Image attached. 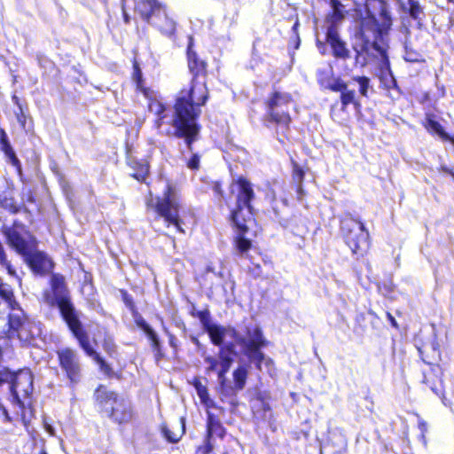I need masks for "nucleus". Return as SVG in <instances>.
I'll return each instance as SVG.
<instances>
[{"mask_svg": "<svg viewBox=\"0 0 454 454\" xmlns=\"http://www.w3.org/2000/svg\"><path fill=\"white\" fill-rule=\"evenodd\" d=\"M296 185V192L298 200H301L302 196L304 195V190L302 188V184H295Z\"/></svg>", "mask_w": 454, "mask_h": 454, "instance_id": "53", "label": "nucleus"}, {"mask_svg": "<svg viewBox=\"0 0 454 454\" xmlns=\"http://www.w3.org/2000/svg\"><path fill=\"white\" fill-rule=\"evenodd\" d=\"M402 11L420 28L423 26L426 18L425 7L420 4L419 0H407L401 4Z\"/></svg>", "mask_w": 454, "mask_h": 454, "instance_id": "22", "label": "nucleus"}, {"mask_svg": "<svg viewBox=\"0 0 454 454\" xmlns=\"http://www.w3.org/2000/svg\"><path fill=\"white\" fill-rule=\"evenodd\" d=\"M421 360L430 365L439 368V363L442 359L441 349L438 341L434 339L425 341L418 348Z\"/></svg>", "mask_w": 454, "mask_h": 454, "instance_id": "18", "label": "nucleus"}, {"mask_svg": "<svg viewBox=\"0 0 454 454\" xmlns=\"http://www.w3.org/2000/svg\"><path fill=\"white\" fill-rule=\"evenodd\" d=\"M168 344L173 348L174 352H177L178 340L173 333H168Z\"/></svg>", "mask_w": 454, "mask_h": 454, "instance_id": "47", "label": "nucleus"}, {"mask_svg": "<svg viewBox=\"0 0 454 454\" xmlns=\"http://www.w3.org/2000/svg\"><path fill=\"white\" fill-rule=\"evenodd\" d=\"M248 369L247 364H239L232 372L233 386H231L227 381L229 388L227 390H222L219 386V391L222 394L229 395L231 392L242 390L247 380Z\"/></svg>", "mask_w": 454, "mask_h": 454, "instance_id": "24", "label": "nucleus"}, {"mask_svg": "<svg viewBox=\"0 0 454 454\" xmlns=\"http://www.w3.org/2000/svg\"><path fill=\"white\" fill-rule=\"evenodd\" d=\"M135 12L163 35L176 38V22L169 16L165 4L158 0H139L135 5Z\"/></svg>", "mask_w": 454, "mask_h": 454, "instance_id": "9", "label": "nucleus"}, {"mask_svg": "<svg viewBox=\"0 0 454 454\" xmlns=\"http://www.w3.org/2000/svg\"><path fill=\"white\" fill-rule=\"evenodd\" d=\"M93 400L98 413L118 426L130 423L135 416L133 407L120 394L99 384L93 393Z\"/></svg>", "mask_w": 454, "mask_h": 454, "instance_id": "7", "label": "nucleus"}, {"mask_svg": "<svg viewBox=\"0 0 454 454\" xmlns=\"http://www.w3.org/2000/svg\"><path fill=\"white\" fill-rule=\"evenodd\" d=\"M190 315L192 317L199 318L203 329L206 330L212 325L211 323V316L208 309H205L203 310H196L194 308L190 311Z\"/></svg>", "mask_w": 454, "mask_h": 454, "instance_id": "32", "label": "nucleus"}, {"mask_svg": "<svg viewBox=\"0 0 454 454\" xmlns=\"http://www.w3.org/2000/svg\"><path fill=\"white\" fill-rule=\"evenodd\" d=\"M137 326L139 327L147 336L151 343L159 340V337L155 331L146 323L143 317H139L135 322Z\"/></svg>", "mask_w": 454, "mask_h": 454, "instance_id": "33", "label": "nucleus"}, {"mask_svg": "<svg viewBox=\"0 0 454 454\" xmlns=\"http://www.w3.org/2000/svg\"><path fill=\"white\" fill-rule=\"evenodd\" d=\"M421 125L430 135H436L442 141L454 144V136H450L445 131L443 126L436 120V115L434 113H426Z\"/></svg>", "mask_w": 454, "mask_h": 454, "instance_id": "19", "label": "nucleus"}, {"mask_svg": "<svg viewBox=\"0 0 454 454\" xmlns=\"http://www.w3.org/2000/svg\"><path fill=\"white\" fill-rule=\"evenodd\" d=\"M7 325L6 338L9 340H19L22 347L33 345L41 333L38 325L23 313L10 314Z\"/></svg>", "mask_w": 454, "mask_h": 454, "instance_id": "12", "label": "nucleus"}, {"mask_svg": "<svg viewBox=\"0 0 454 454\" xmlns=\"http://www.w3.org/2000/svg\"><path fill=\"white\" fill-rule=\"evenodd\" d=\"M256 268L260 270V269H261V266H260L259 264H257V265H256Z\"/></svg>", "mask_w": 454, "mask_h": 454, "instance_id": "62", "label": "nucleus"}, {"mask_svg": "<svg viewBox=\"0 0 454 454\" xmlns=\"http://www.w3.org/2000/svg\"><path fill=\"white\" fill-rule=\"evenodd\" d=\"M151 348L153 352L154 359L156 362H160L165 357V354L163 352L162 345L160 340L151 343Z\"/></svg>", "mask_w": 454, "mask_h": 454, "instance_id": "43", "label": "nucleus"}, {"mask_svg": "<svg viewBox=\"0 0 454 454\" xmlns=\"http://www.w3.org/2000/svg\"><path fill=\"white\" fill-rule=\"evenodd\" d=\"M120 294H121V300L122 301L124 302L125 306L129 309V311L131 312L134 319H135V322H137V319L139 318V317H143L139 312H138V309L135 304V301H134V299L132 297L131 294H129L128 293L127 290L125 289H120Z\"/></svg>", "mask_w": 454, "mask_h": 454, "instance_id": "31", "label": "nucleus"}, {"mask_svg": "<svg viewBox=\"0 0 454 454\" xmlns=\"http://www.w3.org/2000/svg\"><path fill=\"white\" fill-rule=\"evenodd\" d=\"M195 143L196 142H194L192 145H194ZM184 145L186 144L184 143ZM185 146L187 150L192 153L190 158L185 161V165L189 169L192 171H198L200 168L201 154L199 153H193L194 146H192V150H190L187 145Z\"/></svg>", "mask_w": 454, "mask_h": 454, "instance_id": "36", "label": "nucleus"}, {"mask_svg": "<svg viewBox=\"0 0 454 454\" xmlns=\"http://www.w3.org/2000/svg\"><path fill=\"white\" fill-rule=\"evenodd\" d=\"M148 100V110L154 114L155 117L167 118L168 106L154 97V92L151 93V97H145Z\"/></svg>", "mask_w": 454, "mask_h": 454, "instance_id": "28", "label": "nucleus"}, {"mask_svg": "<svg viewBox=\"0 0 454 454\" xmlns=\"http://www.w3.org/2000/svg\"><path fill=\"white\" fill-rule=\"evenodd\" d=\"M23 258L33 273L36 275L44 276L54 267L52 260L43 251L30 250L27 254L23 255Z\"/></svg>", "mask_w": 454, "mask_h": 454, "instance_id": "17", "label": "nucleus"}, {"mask_svg": "<svg viewBox=\"0 0 454 454\" xmlns=\"http://www.w3.org/2000/svg\"><path fill=\"white\" fill-rule=\"evenodd\" d=\"M211 188L216 196H218L220 198H222L223 196V184L220 181L212 182Z\"/></svg>", "mask_w": 454, "mask_h": 454, "instance_id": "46", "label": "nucleus"}, {"mask_svg": "<svg viewBox=\"0 0 454 454\" xmlns=\"http://www.w3.org/2000/svg\"><path fill=\"white\" fill-rule=\"evenodd\" d=\"M403 59L407 62L416 63V62H419L422 60V55L416 51H413L408 47H405V52H404Z\"/></svg>", "mask_w": 454, "mask_h": 454, "instance_id": "42", "label": "nucleus"}, {"mask_svg": "<svg viewBox=\"0 0 454 454\" xmlns=\"http://www.w3.org/2000/svg\"><path fill=\"white\" fill-rule=\"evenodd\" d=\"M418 427H419V431L421 432L422 436L424 437L425 434L427 431V423L423 419H419L418 422Z\"/></svg>", "mask_w": 454, "mask_h": 454, "instance_id": "49", "label": "nucleus"}, {"mask_svg": "<svg viewBox=\"0 0 454 454\" xmlns=\"http://www.w3.org/2000/svg\"><path fill=\"white\" fill-rule=\"evenodd\" d=\"M351 80L358 83L359 94L364 98H368L369 89L371 87L370 78L364 75H356L353 76Z\"/></svg>", "mask_w": 454, "mask_h": 454, "instance_id": "35", "label": "nucleus"}, {"mask_svg": "<svg viewBox=\"0 0 454 454\" xmlns=\"http://www.w3.org/2000/svg\"><path fill=\"white\" fill-rule=\"evenodd\" d=\"M23 230L24 225L18 221H14L11 226L3 230L7 244L22 256L27 254L30 250L36 249L37 247V241L33 236L28 235L29 239L22 236Z\"/></svg>", "mask_w": 454, "mask_h": 454, "instance_id": "15", "label": "nucleus"}, {"mask_svg": "<svg viewBox=\"0 0 454 454\" xmlns=\"http://www.w3.org/2000/svg\"><path fill=\"white\" fill-rule=\"evenodd\" d=\"M317 79L321 87L333 92L340 93V101L342 111H345L349 105H353L356 107L360 106V102L355 90L348 89V82L340 77L333 78V72H328L325 69L318 70Z\"/></svg>", "mask_w": 454, "mask_h": 454, "instance_id": "14", "label": "nucleus"}, {"mask_svg": "<svg viewBox=\"0 0 454 454\" xmlns=\"http://www.w3.org/2000/svg\"><path fill=\"white\" fill-rule=\"evenodd\" d=\"M325 42L332 50V55L336 59L347 60L350 58V51L347 43L341 39L337 25L330 24L325 32Z\"/></svg>", "mask_w": 454, "mask_h": 454, "instance_id": "16", "label": "nucleus"}, {"mask_svg": "<svg viewBox=\"0 0 454 454\" xmlns=\"http://www.w3.org/2000/svg\"><path fill=\"white\" fill-rule=\"evenodd\" d=\"M431 100L430 93L427 91H425L422 93L421 98L419 99L420 104H425L427 102H429Z\"/></svg>", "mask_w": 454, "mask_h": 454, "instance_id": "52", "label": "nucleus"}, {"mask_svg": "<svg viewBox=\"0 0 454 454\" xmlns=\"http://www.w3.org/2000/svg\"><path fill=\"white\" fill-rule=\"evenodd\" d=\"M39 454H47V452L45 450H41Z\"/></svg>", "mask_w": 454, "mask_h": 454, "instance_id": "60", "label": "nucleus"}, {"mask_svg": "<svg viewBox=\"0 0 454 454\" xmlns=\"http://www.w3.org/2000/svg\"><path fill=\"white\" fill-rule=\"evenodd\" d=\"M123 20H124V22L126 24L129 23L130 21V19H129V14L125 12V10L123 9Z\"/></svg>", "mask_w": 454, "mask_h": 454, "instance_id": "56", "label": "nucleus"}, {"mask_svg": "<svg viewBox=\"0 0 454 454\" xmlns=\"http://www.w3.org/2000/svg\"><path fill=\"white\" fill-rule=\"evenodd\" d=\"M422 382L428 386L430 389L441 398L445 406H451V401L445 396L442 377H438L437 375H434L433 377L432 372H425Z\"/></svg>", "mask_w": 454, "mask_h": 454, "instance_id": "25", "label": "nucleus"}, {"mask_svg": "<svg viewBox=\"0 0 454 454\" xmlns=\"http://www.w3.org/2000/svg\"><path fill=\"white\" fill-rule=\"evenodd\" d=\"M4 378L0 377V386L5 382ZM0 417L3 418L4 422H12V418L9 415L7 409L0 403Z\"/></svg>", "mask_w": 454, "mask_h": 454, "instance_id": "45", "label": "nucleus"}, {"mask_svg": "<svg viewBox=\"0 0 454 454\" xmlns=\"http://www.w3.org/2000/svg\"><path fill=\"white\" fill-rule=\"evenodd\" d=\"M205 332L208 334L211 343L219 347L217 357L208 355L204 358L207 364L205 373L210 375L215 372L222 390L229 388L226 374L235 359L241 355L246 356L257 371L262 370V364L266 358L262 348L269 346V340L260 327L247 328L246 333L249 338L240 335L234 327L216 324H212Z\"/></svg>", "mask_w": 454, "mask_h": 454, "instance_id": "2", "label": "nucleus"}, {"mask_svg": "<svg viewBox=\"0 0 454 454\" xmlns=\"http://www.w3.org/2000/svg\"><path fill=\"white\" fill-rule=\"evenodd\" d=\"M126 164L129 167L133 173L130 175L132 178L140 184L146 183L150 175V162L146 159L138 160L131 156L126 159Z\"/></svg>", "mask_w": 454, "mask_h": 454, "instance_id": "20", "label": "nucleus"}, {"mask_svg": "<svg viewBox=\"0 0 454 454\" xmlns=\"http://www.w3.org/2000/svg\"><path fill=\"white\" fill-rule=\"evenodd\" d=\"M226 434L227 430L222 424L219 418L216 415L208 412L207 416L205 435L212 439L215 435L219 439L223 440L226 436Z\"/></svg>", "mask_w": 454, "mask_h": 454, "instance_id": "26", "label": "nucleus"}, {"mask_svg": "<svg viewBox=\"0 0 454 454\" xmlns=\"http://www.w3.org/2000/svg\"><path fill=\"white\" fill-rule=\"evenodd\" d=\"M58 367L63 377L71 384L77 385L83 377V367L78 351L72 347L55 350Z\"/></svg>", "mask_w": 454, "mask_h": 454, "instance_id": "13", "label": "nucleus"}, {"mask_svg": "<svg viewBox=\"0 0 454 454\" xmlns=\"http://www.w3.org/2000/svg\"><path fill=\"white\" fill-rule=\"evenodd\" d=\"M368 315L372 317V320H380L379 317L372 310L368 311Z\"/></svg>", "mask_w": 454, "mask_h": 454, "instance_id": "55", "label": "nucleus"}, {"mask_svg": "<svg viewBox=\"0 0 454 454\" xmlns=\"http://www.w3.org/2000/svg\"><path fill=\"white\" fill-rule=\"evenodd\" d=\"M10 211L12 213H17L19 212V207L16 205H12Z\"/></svg>", "mask_w": 454, "mask_h": 454, "instance_id": "57", "label": "nucleus"}, {"mask_svg": "<svg viewBox=\"0 0 454 454\" xmlns=\"http://www.w3.org/2000/svg\"><path fill=\"white\" fill-rule=\"evenodd\" d=\"M137 326L139 327L147 336L151 343L159 340V337L155 331L146 323L143 317H139L135 322Z\"/></svg>", "mask_w": 454, "mask_h": 454, "instance_id": "34", "label": "nucleus"}, {"mask_svg": "<svg viewBox=\"0 0 454 454\" xmlns=\"http://www.w3.org/2000/svg\"><path fill=\"white\" fill-rule=\"evenodd\" d=\"M263 104L265 121L275 128L278 136L286 138L293 122L288 109L290 105L295 104L293 95L273 86Z\"/></svg>", "mask_w": 454, "mask_h": 454, "instance_id": "8", "label": "nucleus"}, {"mask_svg": "<svg viewBox=\"0 0 454 454\" xmlns=\"http://www.w3.org/2000/svg\"><path fill=\"white\" fill-rule=\"evenodd\" d=\"M185 54L192 78L189 87L181 89L175 98L170 121L173 130L166 131V135L184 140L192 150V144L200 139L202 126L199 120L201 115V106H205L209 99L207 79L210 74V64L206 55L193 49L192 36L189 37Z\"/></svg>", "mask_w": 454, "mask_h": 454, "instance_id": "1", "label": "nucleus"}, {"mask_svg": "<svg viewBox=\"0 0 454 454\" xmlns=\"http://www.w3.org/2000/svg\"><path fill=\"white\" fill-rule=\"evenodd\" d=\"M378 288L379 291L381 292L384 295L389 294L394 291L392 286L386 284L379 285Z\"/></svg>", "mask_w": 454, "mask_h": 454, "instance_id": "48", "label": "nucleus"}, {"mask_svg": "<svg viewBox=\"0 0 454 454\" xmlns=\"http://www.w3.org/2000/svg\"><path fill=\"white\" fill-rule=\"evenodd\" d=\"M102 347L108 356H114L116 354V345L112 337H105Z\"/></svg>", "mask_w": 454, "mask_h": 454, "instance_id": "41", "label": "nucleus"}, {"mask_svg": "<svg viewBox=\"0 0 454 454\" xmlns=\"http://www.w3.org/2000/svg\"><path fill=\"white\" fill-rule=\"evenodd\" d=\"M356 37L361 41L355 47V63L362 67L380 59L389 67L387 36L393 17L387 0H364V11L356 10Z\"/></svg>", "mask_w": 454, "mask_h": 454, "instance_id": "3", "label": "nucleus"}, {"mask_svg": "<svg viewBox=\"0 0 454 454\" xmlns=\"http://www.w3.org/2000/svg\"><path fill=\"white\" fill-rule=\"evenodd\" d=\"M380 80L386 90H389L395 89L400 90L397 82L390 70L387 74H382Z\"/></svg>", "mask_w": 454, "mask_h": 454, "instance_id": "38", "label": "nucleus"}, {"mask_svg": "<svg viewBox=\"0 0 454 454\" xmlns=\"http://www.w3.org/2000/svg\"><path fill=\"white\" fill-rule=\"evenodd\" d=\"M366 316L364 313H360L356 317L355 319V328L356 330H360L361 332H364L366 329Z\"/></svg>", "mask_w": 454, "mask_h": 454, "instance_id": "44", "label": "nucleus"}, {"mask_svg": "<svg viewBox=\"0 0 454 454\" xmlns=\"http://www.w3.org/2000/svg\"><path fill=\"white\" fill-rule=\"evenodd\" d=\"M230 194L234 198L235 204L230 210L229 221L235 231L232 244L237 253L247 256L253 247V241L246 237L249 231V223L255 222V211L253 201L255 192L252 183L245 176H239L229 186Z\"/></svg>", "mask_w": 454, "mask_h": 454, "instance_id": "5", "label": "nucleus"}, {"mask_svg": "<svg viewBox=\"0 0 454 454\" xmlns=\"http://www.w3.org/2000/svg\"><path fill=\"white\" fill-rule=\"evenodd\" d=\"M317 46L318 49H321V48L325 49V43L323 42L318 41V40L317 41Z\"/></svg>", "mask_w": 454, "mask_h": 454, "instance_id": "58", "label": "nucleus"}, {"mask_svg": "<svg viewBox=\"0 0 454 454\" xmlns=\"http://www.w3.org/2000/svg\"><path fill=\"white\" fill-rule=\"evenodd\" d=\"M340 229L345 244L357 259L367 254L371 247L370 234L362 221L346 213L340 220Z\"/></svg>", "mask_w": 454, "mask_h": 454, "instance_id": "10", "label": "nucleus"}, {"mask_svg": "<svg viewBox=\"0 0 454 454\" xmlns=\"http://www.w3.org/2000/svg\"><path fill=\"white\" fill-rule=\"evenodd\" d=\"M132 80L135 82L137 90L141 92L144 95V97H151V93L153 90L150 87H146L145 85V80L143 78L142 70L136 59L132 61Z\"/></svg>", "mask_w": 454, "mask_h": 454, "instance_id": "27", "label": "nucleus"}, {"mask_svg": "<svg viewBox=\"0 0 454 454\" xmlns=\"http://www.w3.org/2000/svg\"><path fill=\"white\" fill-rule=\"evenodd\" d=\"M193 387H195L197 394L200 399V402L205 404L207 407H212L213 402L209 398L208 391L206 386H204L200 379L194 378L192 382Z\"/></svg>", "mask_w": 454, "mask_h": 454, "instance_id": "30", "label": "nucleus"}, {"mask_svg": "<svg viewBox=\"0 0 454 454\" xmlns=\"http://www.w3.org/2000/svg\"><path fill=\"white\" fill-rule=\"evenodd\" d=\"M51 288L53 295L45 294V302L50 307L58 308L60 317L77 340L79 347L94 360L104 375L108 379L120 380L121 373L115 372L112 366L90 345L89 334L80 319L79 312L72 301L64 277L59 274L53 275L51 279Z\"/></svg>", "mask_w": 454, "mask_h": 454, "instance_id": "4", "label": "nucleus"}, {"mask_svg": "<svg viewBox=\"0 0 454 454\" xmlns=\"http://www.w3.org/2000/svg\"><path fill=\"white\" fill-rule=\"evenodd\" d=\"M13 104L17 106L15 111L16 119L25 131L33 129V119L29 114L28 106L25 100H21L16 94L12 96Z\"/></svg>", "mask_w": 454, "mask_h": 454, "instance_id": "21", "label": "nucleus"}, {"mask_svg": "<svg viewBox=\"0 0 454 454\" xmlns=\"http://www.w3.org/2000/svg\"><path fill=\"white\" fill-rule=\"evenodd\" d=\"M292 166V179L294 184H302L305 178V170L301 167L297 161L291 160Z\"/></svg>", "mask_w": 454, "mask_h": 454, "instance_id": "37", "label": "nucleus"}, {"mask_svg": "<svg viewBox=\"0 0 454 454\" xmlns=\"http://www.w3.org/2000/svg\"><path fill=\"white\" fill-rule=\"evenodd\" d=\"M0 151L4 154L8 162L15 168L19 174L22 172L21 162L17 157L10 141L9 137L3 128H0Z\"/></svg>", "mask_w": 454, "mask_h": 454, "instance_id": "23", "label": "nucleus"}, {"mask_svg": "<svg viewBox=\"0 0 454 454\" xmlns=\"http://www.w3.org/2000/svg\"><path fill=\"white\" fill-rule=\"evenodd\" d=\"M161 433L168 442L176 443L180 441L181 435L174 433L168 426L161 427Z\"/></svg>", "mask_w": 454, "mask_h": 454, "instance_id": "40", "label": "nucleus"}, {"mask_svg": "<svg viewBox=\"0 0 454 454\" xmlns=\"http://www.w3.org/2000/svg\"><path fill=\"white\" fill-rule=\"evenodd\" d=\"M448 2L454 4V0H448Z\"/></svg>", "mask_w": 454, "mask_h": 454, "instance_id": "61", "label": "nucleus"}, {"mask_svg": "<svg viewBox=\"0 0 454 454\" xmlns=\"http://www.w3.org/2000/svg\"><path fill=\"white\" fill-rule=\"evenodd\" d=\"M298 26H299V20H297L294 22V26H293V30H294L295 33L297 32V27H298Z\"/></svg>", "mask_w": 454, "mask_h": 454, "instance_id": "59", "label": "nucleus"}, {"mask_svg": "<svg viewBox=\"0 0 454 454\" xmlns=\"http://www.w3.org/2000/svg\"><path fill=\"white\" fill-rule=\"evenodd\" d=\"M386 316H387L390 325L394 328L398 329V324H397L395 318L394 317V316L390 312H388V311L387 312Z\"/></svg>", "mask_w": 454, "mask_h": 454, "instance_id": "51", "label": "nucleus"}, {"mask_svg": "<svg viewBox=\"0 0 454 454\" xmlns=\"http://www.w3.org/2000/svg\"><path fill=\"white\" fill-rule=\"evenodd\" d=\"M214 450L212 438L205 435L204 442L196 448V454H210Z\"/></svg>", "mask_w": 454, "mask_h": 454, "instance_id": "39", "label": "nucleus"}, {"mask_svg": "<svg viewBox=\"0 0 454 454\" xmlns=\"http://www.w3.org/2000/svg\"><path fill=\"white\" fill-rule=\"evenodd\" d=\"M330 5L332 11L327 15V20L330 24H335L340 22L344 20V5L342 4L340 0H330Z\"/></svg>", "mask_w": 454, "mask_h": 454, "instance_id": "29", "label": "nucleus"}, {"mask_svg": "<svg viewBox=\"0 0 454 454\" xmlns=\"http://www.w3.org/2000/svg\"><path fill=\"white\" fill-rule=\"evenodd\" d=\"M10 383L12 402L21 410V419L26 423V401L28 409L32 410L31 397L34 390V376L30 372H12L4 378Z\"/></svg>", "mask_w": 454, "mask_h": 454, "instance_id": "11", "label": "nucleus"}, {"mask_svg": "<svg viewBox=\"0 0 454 454\" xmlns=\"http://www.w3.org/2000/svg\"><path fill=\"white\" fill-rule=\"evenodd\" d=\"M165 120H166V118L155 117V119L153 121L154 128H156L158 129H160L164 125Z\"/></svg>", "mask_w": 454, "mask_h": 454, "instance_id": "50", "label": "nucleus"}, {"mask_svg": "<svg viewBox=\"0 0 454 454\" xmlns=\"http://www.w3.org/2000/svg\"><path fill=\"white\" fill-rule=\"evenodd\" d=\"M441 171H442L445 174L450 175L454 179V171H453L452 168H448L446 166H442L441 167Z\"/></svg>", "mask_w": 454, "mask_h": 454, "instance_id": "54", "label": "nucleus"}, {"mask_svg": "<svg viewBox=\"0 0 454 454\" xmlns=\"http://www.w3.org/2000/svg\"><path fill=\"white\" fill-rule=\"evenodd\" d=\"M146 207L155 213L157 219L163 221L166 227L172 226L176 232L185 233L184 229V211L180 200L176 196V188L170 182H168L165 186L162 196H157L155 199L150 198L146 201Z\"/></svg>", "mask_w": 454, "mask_h": 454, "instance_id": "6", "label": "nucleus"}]
</instances>
